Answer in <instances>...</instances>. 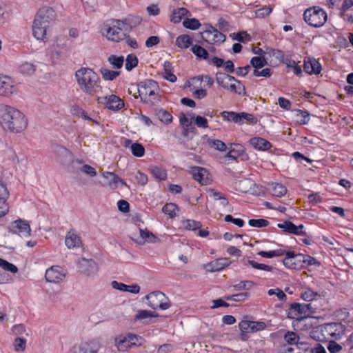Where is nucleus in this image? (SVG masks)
<instances>
[{
  "instance_id": "nucleus-51",
  "label": "nucleus",
  "mask_w": 353,
  "mask_h": 353,
  "mask_svg": "<svg viewBox=\"0 0 353 353\" xmlns=\"http://www.w3.org/2000/svg\"><path fill=\"white\" fill-rule=\"evenodd\" d=\"M179 122L183 128L190 127V130L192 133H195L196 128L192 126V121L186 117L184 113H181L179 116Z\"/></svg>"
},
{
  "instance_id": "nucleus-58",
  "label": "nucleus",
  "mask_w": 353,
  "mask_h": 353,
  "mask_svg": "<svg viewBox=\"0 0 353 353\" xmlns=\"http://www.w3.org/2000/svg\"><path fill=\"white\" fill-rule=\"evenodd\" d=\"M296 114L297 122L300 124H306L309 122V113L307 111H303L301 110H297Z\"/></svg>"
},
{
  "instance_id": "nucleus-49",
  "label": "nucleus",
  "mask_w": 353,
  "mask_h": 353,
  "mask_svg": "<svg viewBox=\"0 0 353 353\" xmlns=\"http://www.w3.org/2000/svg\"><path fill=\"white\" fill-rule=\"evenodd\" d=\"M183 25L185 28L190 30H196L201 26L199 21L195 18L186 19L183 21Z\"/></svg>"
},
{
  "instance_id": "nucleus-18",
  "label": "nucleus",
  "mask_w": 353,
  "mask_h": 353,
  "mask_svg": "<svg viewBox=\"0 0 353 353\" xmlns=\"http://www.w3.org/2000/svg\"><path fill=\"white\" fill-rule=\"evenodd\" d=\"M9 194L6 185L2 181H0V217L8 213L9 205L7 200Z\"/></svg>"
},
{
  "instance_id": "nucleus-57",
  "label": "nucleus",
  "mask_w": 353,
  "mask_h": 353,
  "mask_svg": "<svg viewBox=\"0 0 353 353\" xmlns=\"http://www.w3.org/2000/svg\"><path fill=\"white\" fill-rule=\"evenodd\" d=\"M0 267L3 270L10 272L12 273H16L18 271V269L16 265L12 263H9L8 261L0 259Z\"/></svg>"
},
{
  "instance_id": "nucleus-35",
  "label": "nucleus",
  "mask_w": 353,
  "mask_h": 353,
  "mask_svg": "<svg viewBox=\"0 0 353 353\" xmlns=\"http://www.w3.org/2000/svg\"><path fill=\"white\" fill-rule=\"evenodd\" d=\"M189 11L185 8H180L176 10H174L171 14V21L174 23H179L182 18L187 15Z\"/></svg>"
},
{
  "instance_id": "nucleus-54",
  "label": "nucleus",
  "mask_w": 353,
  "mask_h": 353,
  "mask_svg": "<svg viewBox=\"0 0 353 353\" xmlns=\"http://www.w3.org/2000/svg\"><path fill=\"white\" fill-rule=\"evenodd\" d=\"M208 144L210 147L214 148L216 150L223 152L226 150V145L222 141L218 139H208Z\"/></svg>"
},
{
  "instance_id": "nucleus-14",
  "label": "nucleus",
  "mask_w": 353,
  "mask_h": 353,
  "mask_svg": "<svg viewBox=\"0 0 353 353\" xmlns=\"http://www.w3.org/2000/svg\"><path fill=\"white\" fill-rule=\"evenodd\" d=\"M17 91V89L12 79L0 74V95L10 97Z\"/></svg>"
},
{
  "instance_id": "nucleus-19",
  "label": "nucleus",
  "mask_w": 353,
  "mask_h": 353,
  "mask_svg": "<svg viewBox=\"0 0 353 353\" xmlns=\"http://www.w3.org/2000/svg\"><path fill=\"white\" fill-rule=\"evenodd\" d=\"M65 274L59 266H53L46 272L45 278L48 282L58 283L63 281Z\"/></svg>"
},
{
  "instance_id": "nucleus-47",
  "label": "nucleus",
  "mask_w": 353,
  "mask_h": 353,
  "mask_svg": "<svg viewBox=\"0 0 353 353\" xmlns=\"http://www.w3.org/2000/svg\"><path fill=\"white\" fill-rule=\"evenodd\" d=\"M13 347L14 351L17 352H23L26 347V340L21 337L16 338L13 342Z\"/></svg>"
},
{
  "instance_id": "nucleus-43",
  "label": "nucleus",
  "mask_w": 353,
  "mask_h": 353,
  "mask_svg": "<svg viewBox=\"0 0 353 353\" xmlns=\"http://www.w3.org/2000/svg\"><path fill=\"white\" fill-rule=\"evenodd\" d=\"M190 116L192 119H194V123L198 128H208V122L206 118L200 115L194 116V114L193 113L190 114Z\"/></svg>"
},
{
  "instance_id": "nucleus-21",
  "label": "nucleus",
  "mask_w": 353,
  "mask_h": 353,
  "mask_svg": "<svg viewBox=\"0 0 353 353\" xmlns=\"http://www.w3.org/2000/svg\"><path fill=\"white\" fill-rule=\"evenodd\" d=\"M79 270L81 272L90 275L97 271V264L92 259H81L79 263Z\"/></svg>"
},
{
  "instance_id": "nucleus-39",
  "label": "nucleus",
  "mask_w": 353,
  "mask_h": 353,
  "mask_svg": "<svg viewBox=\"0 0 353 353\" xmlns=\"http://www.w3.org/2000/svg\"><path fill=\"white\" fill-rule=\"evenodd\" d=\"M250 64L255 68L254 70L262 68L268 64V58L265 56L254 57L250 60Z\"/></svg>"
},
{
  "instance_id": "nucleus-11",
  "label": "nucleus",
  "mask_w": 353,
  "mask_h": 353,
  "mask_svg": "<svg viewBox=\"0 0 353 353\" xmlns=\"http://www.w3.org/2000/svg\"><path fill=\"white\" fill-rule=\"evenodd\" d=\"M9 232L18 234L21 237L26 238L30 236L31 228L28 221L19 219L12 221L9 228Z\"/></svg>"
},
{
  "instance_id": "nucleus-31",
  "label": "nucleus",
  "mask_w": 353,
  "mask_h": 353,
  "mask_svg": "<svg viewBox=\"0 0 353 353\" xmlns=\"http://www.w3.org/2000/svg\"><path fill=\"white\" fill-rule=\"evenodd\" d=\"M221 116L225 121H233L235 123L241 124L240 113L230 111H223Z\"/></svg>"
},
{
  "instance_id": "nucleus-34",
  "label": "nucleus",
  "mask_w": 353,
  "mask_h": 353,
  "mask_svg": "<svg viewBox=\"0 0 353 353\" xmlns=\"http://www.w3.org/2000/svg\"><path fill=\"white\" fill-rule=\"evenodd\" d=\"M158 314L148 310H139L134 316L135 321H141L143 323H148L146 319L151 317H157Z\"/></svg>"
},
{
  "instance_id": "nucleus-45",
  "label": "nucleus",
  "mask_w": 353,
  "mask_h": 353,
  "mask_svg": "<svg viewBox=\"0 0 353 353\" xmlns=\"http://www.w3.org/2000/svg\"><path fill=\"white\" fill-rule=\"evenodd\" d=\"M267 50H268V54L270 57H274L276 58V59L279 63H284L285 59V56H284V53L283 51H281L280 50L272 49V48H270V49L268 48Z\"/></svg>"
},
{
  "instance_id": "nucleus-38",
  "label": "nucleus",
  "mask_w": 353,
  "mask_h": 353,
  "mask_svg": "<svg viewBox=\"0 0 353 353\" xmlns=\"http://www.w3.org/2000/svg\"><path fill=\"white\" fill-rule=\"evenodd\" d=\"M156 116L158 119L165 123H169L172 120V116L167 110L162 108L155 109L154 110Z\"/></svg>"
},
{
  "instance_id": "nucleus-44",
  "label": "nucleus",
  "mask_w": 353,
  "mask_h": 353,
  "mask_svg": "<svg viewBox=\"0 0 353 353\" xmlns=\"http://www.w3.org/2000/svg\"><path fill=\"white\" fill-rule=\"evenodd\" d=\"M176 210H179V208L176 205L172 203L165 204L162 208L163 212L169 215L170 218H174L176 216Z\"/></svg>"
},
{
  "instance_id": "nucleus-32",
  "label": "nucleus",
  "mask_w": 353,
  "mask_h": 353,
  "mask_svg": "<svg viewBox=\"0 0 353 353\" xmlns=\"http://www.w3.org/2000/svg\"><path fill=\"white\" fill-rule=\"evenodd\" d=\"M121 21L123 27L128 28L129 32L132 28L138 26L141 23V19L137 16H129Z\"/></svg>"
},
{
  "instance_id": "nucleus-64",
  "label": "nucleus",
  "mask_w": 353,
  "mask_h": 353,
  "mask_svg": "<svg viewBox=\"0 0 353 353\" xmlns=\"http://www.w3.org/2000/svg\"><path fill=\"white\" fill-rule=\"evenodd\" d=\"M268 294L270 296L276 295L281 301H283L286 298L285 294L279 288L270 289L268 290Z\"/></svg>"
},
{
  "instance_id": "nucleus-6",
  "label": "nucleus",
  "mask_w": 353,
  "mask_h": 353,
  "mask_svg": "<svg viewBox=\"0 0 353 353\" xmlns=\"http://www.w3.org/2000/svg\"><path fill=\"white\" fill-rule=\"evenodd\" d=\"M217 83L224 89L230 90L239 94L245 92V87L241 82L235 77L223 72H217L216 74Z\"/></svg>"
},
{
  "instance_id": "nucleus-15",
  "label": "nucleus",
  "mask_w": 353,
  "mask_h": 353,
  "mask_svg": "<svg viewBox=\"0 0 353 353\" xmlns=\"http://www.w3.org/2000/svg\"><path fill=\"white\" fill-rule=\"evenodd\" d=\"M286 257L283 259V263L286 268L290 269L303 268V254H295L294 252H287Z\"/></svg>"
},
{
  "instance_id": "nucleus-26",
  "label": "nucleus",
  "mask_w": 353,
  "mask_h": 353,
  "mask_svg": "<svg viewBox=\"0 0 353 353\" xmlns=\"http://www.w3.org/2000/svg\"><path fill=\"white\" fill-rule=\"evenodd\" d=\"M250 144L258 150H268L272 147V144L266 139L261 137H253L249 141Z\"/></svg>"
},
{
  "instance_id": "nucleus-50",
  "label": "nucleus",
  "mask_w": 353,
  "mask_h": 353,
  "mask_svg": "<svg viewBox=\"0 0 353 353\" xmlns=\"http://www.w3.org/2000/svg\"><path fill=\"white\" fill-rule=\"evenodd\" d=\"M131 151L134 156L141 157L144 155L145 148L141 144L134 143L131 145Z\"/></svg>"
},
{
  "instance_id": "nucleus-13",
  "label": "nucleus",
  "mask_w": 353,
  "mask_h": 353,
  "mask_svg": "<svg viewBox=\"0 0 353 353\" xmlns=\"http://www.w3.org/2000/svg\"><path fill=\"white\" fill-rule=\"evenodd\" d=\"M284 340L288 344L293 345V347H288L285 350L284 353H300L294 352L300 348L299 345H303L304 349L307 347V343L303 341H300V337L294 332H287L284 335Z\"/></svg>"
},
{
  "instance_id": "nucleus-53",
  "label": "nucleus",
  "mask_w": 353,
  "mask_h": 353,
  "mask_svg": "<svg viewBox=\"0 0 353 353\" xmlns=\"http://www.w3.org/2000/svg\"><path fill=\"white\" fill-rule=\"evenodd\" d=\"M287 192L286 188L281 183H276L272 188V195L276 197H281Z\"/></svg>"
},
{
  "instance_id": "nucleus-46",
  "label": "nucleus",
  "mask_w": 353,
  "mask_h": 353,
  "mask_svg": "<svg viewBox=\"0 0 353 353\" xmlns=\"http://www.w3.org/2000/svg\"><path fill=\"white\" fill-rule=\"evenodd\" d=\"M248 264L252 265V267L255 269L261 270L264 271L272 272L274 270V268L272 266H270L263 263H259L252 260H248L246 262H245V265Z\"/></svg>"
},
{
  "instance_id": "nucleus-33",
  "label": "nucleus",
  "mask_w": 353,
  "mask_h": 353,
  "mask_svg": "<svg viewBox=\"0 0 353 353\" xmlns=\"http://www.w3.org/2000/svg\"><path fill=\"white\" fill-rule=\"evenodd\" d=\"M115 345L119 351H126L131 347L128 336L120 335L115 339Z\"/></svg>"
},
{
  "instance_id": "nucleus-9",
  "label": "nucleus",
  "mask_w": 353,
  "mask_h": 353,
  "mask_svg": "<svg viewBox=\"0 0 353 353\" xmlns=\"http://www.w3.org/2000/svg\"><path fill=\"white\" fill-rule=\"evenodd\" d=\"M345 327L341 323H329L321 325V332L325 339L338 340L344 334Z\"/></svg>"
},
{
  "instance_id": "nucleus-29",
  "label": "nucleus",
  "mask_w": 353,
  "mask_h": 353,
  "mask_svg": "<svg viewBox=\"0 0 353 353\" xmlns=\"http://www.w3.org/2000/svg\"><path fill=\"white\" fill-rule=\"evenodd\" d=\"M278 227L283 230L284 232L296 235H305V232L299 230V228L291 221H285L283 223H279Z\"/></svg>"
},
{
  "instance_id": "nucleus-60",
  "label": "nucleus",
  "mask_w": 353,
  "mask_h": 353,
  "mask_svg": "<svg viewBox=\"0 0 353 353\" xmlns=\"http://www.w3.org/2000/svg\"><path fill=\"white\" fill-rule=\"evenodd\" d=\"M248 223L250 226L254 228H264L269 225V221L266 219H250Z\"/></svg>"
},
{
  "instance_id": "nucleus-5",
  "label": "nucleus",
  "mask_w": 353,
  "mask_h": 353,
  "mask_svg": "<svg viewBox=\"0 0 353 353\" xmlns=\"http://www.w3.org/2000/svg\"><path fill=\"white\" fill-rule=\"evenodd\" d=\"M159 87L154 80L145 79L138 84L139 96L143 102L154 104L159 101Z\"/></svg>"
},
{
  "instance_id": "nucleus-24",
  "label": "nucleus",
  "mask_w": 353,
  "mask_h": 353,
  "mask_svg": "<svg viewBox=\"0 0 353 353\" xmlns=\"http://www.w3.org/2000/svg\"><path fill=\"white\" fill-rule=\"evenodd\" d=\"M103 176L107 179L108 184L111 189L118 188L119 183L123 185H127L126 183L120 179L116 174L112 172H105L103 173Z\"/></svg>"
},
{
  "instance_id": "nucleus-41",
  "label": "nucleus",
  "mask_w": 353,
  "mask_h": 353,
  "mask_svg": "<svg viewBox=\"0 0 353 353\" xmlns=\"http://www.w3.org/2000/svg\"><path fill=\"white\" fill-rule=\"evenodd\" d=\"M100 72L103 79L106 81H112L120 74V72L110 70L107 68H101Z\"/></svg>"
},
{
  "instance_id": "nucleus-7",
  "label": "nucleus",
  "mask_w": 353,
  "mask_h": 353,
  "mask_svg": "<svg viewBox=\"0 0 353 353\" xmlns=\"http://www.w3.org/2000/svg\"><path fill=\"white\" fill-rule=\"evenodd\" d=\"M305 21L311 26H322L327 21V13L319 7L314 6L307 9L303 14Z\"/></svg>"
},
{
  "instance_id": "nucleus-30",
  "label": "nucleus",
  "mask_w": 353,
  "mask_h": 353,
  "mask_svg": "<svg viewBox=\"0 0 353 353\" xmlns=\"http://www.w3.org/2000/svg\"><path fill=\"white\" fill-rule=\"evenodd\" d=\"M149 170L151 174L157 179L163 181L167 178L166 170L161 167L151 165Z\"/></svg>"
},
{
  "instance_id": "nucleus-2",
  "label": "nucleus",
  "mask_w": 353,
  "mask_h": 353,
  "mask_svg": "<svg viewBox=\"0 0 353 353\" xmlns=\"http://www.w3.org/2000/svg\"><path fill=\"white\" fill-rule=\"evenodd\" d=\"M0 124L4 129L19 133L26 128L28 121L25 115L19 110L1 104L0 105Z\"/></svg>"
},
{
  "instance_id": "nucleus-8",
  "label": "nucleus",
  "mask_w": 353,
  "mask_h": 353,
  "mask_svg": "<svg viewBox=\"0 0 353 353\" xmlns=\"http://www.w3.org/2000/svg\"><path fill=\"white\" fill-rule=\"evenodd\" d=\"M314 312V308L311 303H294L290 305L289 316L292 319H296L301 323Z\"/></svg>"
},
{
  "instance_id": "nucleus-3",
  "label": "nucleus",
  "mask_w": 353,
  "mask_h": 353,
  "mask_svg": "<svg viewBox=\"0 0 353 353\" xmlns=\"http://www.w3.org/2000/svg\"><path fill=\"white\" fill-rule=\"evenodd\" d=\"M55 17V11L52 8H42L38 11L32 24V33L37 40L45 41L48 38V32Z\"/></svg>"
},
{
  "instance_id": "nucleus-17",
  "label": "nucleus",
  "mask_w": 353,
  "mask_h": 353,
  "mask_svg": "<svg viewBox=\"0 0 353 353\" xmlns=\"http://www.w3.org/2000/svg\"><path fill=\"white\" fill-rule=\"evenodd\" d=\"M190 173L193 179L202 185H208L211 181L209 173L205 168L196 166L192 167Z\"/></svg>"
},
{
  "instance_id": "nucleus-22",
  "label": "nucleus",
  "mask_w": 353,
  "mask_h": 353,
  "mask_svg": "<svg viewBox=\"0 0 353 353\" xmlns=\"http://www.w3.org/2000/svg\"><path fill=\"white\" fill-rule=\"evenodd\" d=\"M232 261L228 258H219L207 265L208 270L210 272H217L229 266Z\"/></svg>"
},
{
  "instance_id": "nucleus-63",
  "label": "nucleus",
  "mask_w": 353,
  "mask_h": 353,
  "mask_svg": "<svg viewBox=\"0 0 353 353\" xmlns=\"http://www.w3.org/2000/svg\"><path fill=\"white\" fill-rule=\"evenodd\" d=\"M318 294L310 289L306 290L301 294V297L306 301H311L316 299Z\"/></svg>"
},
{
  "instance_id": "nucleus-20",
  "label": "nucleus",
  "mask_w": 353,
  "mask_h": 353,
  "mask_svg": "<svg viewBox=\"0 0 353 353\" xmlns=\"http://www.w3.org/2000/svg\"><path fill=\"white\" fill-rule=\"evenodd\" d=\"M100 345L95 341L83 342L76 348L74 353H97Z\"/></svg>"
},
{
  "instance_id": "nucleus-25",
  "label": "nucleus",
  "mask_w": 353,
  "mask_h": 353,
  "mask_svg": "<svg viewBox=\"0 0 353 353\" xmlns=\"http://www.w3.org/2000/svg\"><path fill=\"white\" fill-rule=\"evenodd\" d=\"M140 235L138 237H132V239L139 245H143L145 243H152L155 241V236L150 231L139 229Z\"/></svg>"
},
{
  "instance_id": "nucleus-1",
  "label": "nucleus",
  "mask_w": 353,
  "mask_h": 353,
  "mask_svg": "<svg viewBox=\"0 0 353 353\" xmlns=\"http://www.w3.org/2000/svg\"><path fill=\"white\" fill-rule=\"evenodd\" d=\"M75 78L79 90L85 95L98 97L102 92L100 77L92 69L81 68L76 71Z\"/></svg>"
},
{
  "instance_id": "nucleus-36",
  "label": "nucleus",
  "mask_w": 353,
  "mask_h": 353,
  "mask_svg": "<svg viewBox=\"0 0 353 353\" xmlns=\"http://www.w3.org/2000/svg\"><path fill=\"white\" fill-rule=\"evenodd\" d=\"M192 43V39L187 34L179 36L176 40V44L181 48H188Z\"/></svg>"
},
{
  "instance_id": "nucleus-40",
  "label": "nucleus",
  "mask_w": 353,
  "mask_h": 353,
  "mask_svg": "<svg viewBox=\"0 0 353 353\" xmlns=\"http://www.w3.org/2000/svg\"><path fill=\"white\" fill-rule=\"evenodd\" d=\"M192 52L199 58H202L210 61V57L208 51L200 46L195 45L192 48Z\"/></svg>"
},
{
  "instance_id": "nucleus-28",
  "label": "nucleus",
  "mask_w": 353,
  "mask_h": 353,
  "mask_svg": "<svg viewBox=\"0 0 353 353\" xmlns=\"http://www.w3.org/2000/svg\"><path fill=\"white\" fill-rule=\"evenodd\" d=\"M113 288L123 292H128L133 294H138L140 292V286L137 284L132 285H128L122 283H119L116 281L112 282Z\"/></svg>"
},
{
  "instance_id": "nucleus-23",
  "label": "nucleus",
  "mask_w": 353,
  "mask_h": 353,
  "mask_svg": "<svg viewBox=\"0 0 353 353\" xmlns=\"http://www.w3.org/2000/svg\"><path fill=\"white\" fill-rule=\"evenodd\" d=\"M303 69L307 74H319L322 70L320 63L315 59L305 60Z\"/></svg>"
},
{
  "instance_id": "nucleus-48",
  "label": "nucleus",
  "mask_w": 353,
  "mask_h": 353,
  "mask_svg": "<svg viewBox=\"0 0 353 353\" xmlns=\"http://www.w3.org/2000/svg\"><path fill=\"white\" fill-rule=\"evenodd\" d=\"M138 64V59L136 57V55L133 54H130L127 56L126 60H125V69L128 71H130L132 70L134 67H136Z\"/></svg>"
},
{
  "instance_id": "nucleus-52",
  "label": "nucleus",
  "mask_w": 353,
  "mask_h": 353,
  "mask_svg": "<svg viewBox=\"0 0 353 353\" xmlns=\"http://www.w3.org/2000/svg\"><path fill=\"white\" fill-rule=\"evenodd\" d=\"M35 65L32 63L26 62L21 65L20 71L21 73L26 75H32L34 73Z\"/></svg>"
},
{
  "instance_id": "nucleus-59",
  "label": "nucleus",
  "mask_w": 353,
  "mask_h": 353,
  "mask_svg": "<svg viewBox=\"0 0 353 353\" xmlns=\"http://www.w3.org/2000/svg\"><path fill=\"white\" fill-rule=\"evenodd\" d=\"M183 226L187 230L195 231L201 228V223L194 220H186L183 222Z\"/></svg>"
},
{
  "instance_id": "nucleus-62",
  "label": "nucleus",
  "mask_w": 353,
  "mask_h": 353,
  "mask_svg": "<svg viewBox=\"0 0 353 353\" xmlns=\"http://www.w3.org/2000/svg\"><path fill=\"white\" fill-rule=\"evenodd\" d=\"M327 348L330 353H338L342 350V346L335 342L334 340H330L328 343Z\"/></svg>"
},
{
  "instance_id": "nucleus-37",
  "label": "nucleus",
  "mask_w": 353,
  "mask_h": 353,
  "mask_svg": "<svg viewBox=\"0 0 353 353\" xmlns=\"http://www.w3.org/2000/svg\"><path fill=\"white\" fill-rule=\"evenodd\" d=\"M164 70V78L170 81L175 82L176 81V77L172 72V63L170 61H165L163 64Z\"/></svg>"
},
{
  "instance_id": "nucleus-61",
  "label": "nucleus",
  "mask_w": 353,
  "mask_h": 353,
  "mask_svg": "<svg viewBox=\"0 0 353 353\" xmlns=\"http://www.w3.org/2000/svg\"><path fill=\"white\" fill-rule=\"evenodd\" d=\"M254 285L251 281H242L233 285L235 290H244L250 289Z\"/></svg>"
},
{
  "instance_id": "nucleus-12",
  "label": "nucleus",
  "mask_w": 353,
  "mask_h": 353,
  "mask_svg": "<svg viewBox=\"0 0 353 353\" xmlns=\"http://www.w3.org/2000/svg\"><path fill=\"white\" fill-rule=\"evenodd\" d=\"M202 38L210 43H216L224 42L226 37L212 25L208 24L205 30L202 33Z\"/></svg>"
},
{
  "instance_id": "nucleus-16",
  "label": "nucleus",
  "mask_w": 353,
  "mask_h": 353,
  "mask_svg": "<svg viewBox=\"0 0 353 353\" xmlns=\"http://www.w3.org/2000/svg\"><path fill=\"white\" fill-rule=\"evenodd\" d=\"M103 101H104L105 108L111 110H119L124 106L123 101L119 97L114 94H111L104 97H98L99 103H102Z\"/></svg>"
},
{
  "instance_id": "nucleus-10",
  "label": "nucleus",
  "mask_w": 353,
  "mask_h": 353,
  "mask_svg": "<svg viewBox=\"0 0 353 353\" xmlns=\"http://www.w3.org/2000/svg\"><path fill=\"white\" fill-rule=\"evenodd\" d=\"M148 305L154 310H166L170 307V303L165 294L159 291H155L146 296Z\"/></svg>"
},
{
  "instance_id": "nucleus-56",
  "label": "nucleus",
  "mask_w": 353,
  "mask_h": 353,
  "mask_svg": "<svg viewBox=\"0 0 353 353\" xmlns=\"http://www.w3.org/2000/svg\"><path fill=\"white\" fill-rule=\"evenodd\" d=\"M123 57L122 56L121 57H117L115 55H111L108 57V61L109 63L114 68H121L123 66Z\"/></svg>"
},
{
  "instance_id": "nucleus-42",
  "label": "nucleus",
  "mask_w": 353,
  "mask_h": 353,
  "mask_svg": "<svg viewBox=\"0 0 353 353\" xmlns=\"http://www.w3.org/2000/svg\"><path fill=\"white\" fill-rule=\"evenodd\" d=\"M254 185L255 183L252 180L248 179L240 181L239 183L240 191L244 193L251 192L252 187Z\"/></svg>"
},
{
  "instance_id": "nucleus-4",
  "label": "nucleus",
  "mask_w": 353,
  "mask_h": 353,
  "mask_svg": "<svg viewBox=\"0 0 353 353\" xmlns=\"http://www.w3.org/2000/svg\"><path fill=\"white\" fill-rule=\"evenodd\" d=\"M103 34L108 40L119 42L125 38L128 29L124 28L119 19H111L106 21L101 29Z\"/></svg>"
},
{
  "instance_id": "nucleus-55",
  "label": "nucleus",
  "mask_w": 353,
  "mask_h": 353,
  "mask_svg": "<svg viewBox=\"0 0 353 353\" xmlns=\"http://www.w3.org/2000/svg\"><path fill=\"white\" fill-rule=\"evenodd\" d=\"M284 63L286 64L288 68H291L295 74L299 75L302 73V70L300 65L296 62L290 59H286Z\"/></svg>"
},
{
  "instance_id": "nucleus-27",
  "label": "nucleus",
  "mask_w": 353,
  "mask_h": 353,
  "mask_svg": "<svg viewBox=\"0 0 353 353\" xmlns=\"http://www.w3.org/2000/svg\"><path fill=\"white\" fill-rule=\"evenodd\" d=\"M81 243L80 236L77 235L74 230H70L67 233L65 243L68 248L71 249L79 247Z\"/></svg>"
}]
</instances>
